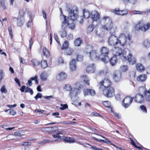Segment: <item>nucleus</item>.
<instances>
[{"instance_id":"c03bdc74","label":"nucleus","mask_w":150,"mask_h":150,"mask_svg":"<svg viewBox=\"0 0 150 150\" xmlns=\"http://www.w3.org/2000/svg\"><path fill=\"white\" fill-rule=\"evenodd\" d=\"M12 26L11 25L9 26L8 28V32L9 33V35L11 36V39L12 38V37L13 36V35H12Z\"/></svg>"},{"instance_id":"a211bd4d","label":"nucleus","mask_w":150,"mask_h":150,"mask_svg":"<svg viewBox=\"0 0 150 150\" xmlns=\"http://www.w3.org/2000/svg\"><path fill=\"white\" fill-rule=\"evenodd\" d=\"M76 61L75 59H72L69 63V68L70 70L72 71L76 70Z\"/></svg>"},{"instance_id":"6ab92c4d","label":"nucleus","mask_w":150,"mask_h":150,"mask_svg":"<svg viewBox=\"0 0 150 150\" xmlns=\"http://www.w3.org/2000/svg\"><path fill=\"white\" fill-rule=\"evenodd\" d=\"M63 16L64 18V21L62 24L61 29L66 30L68 26V22L67 23L66 16Z\"/></svg>"},{"instance_id":"cd10ccee","label":"nucleus","mask_w":150,"mask_h":150,"mask_svg":"<svg viewBox=\"0 0 150 150\" xmlns=\"http://www.w3.org/2000/svg\"><path fill=\"white\" fill-rule=\"evenodd\" d=\"M110 61L111 65L114 66L117 62L116 57L115 56H113L110 59Z\"/></svg>"},{"instance_id":"ea45409f","label":"nucleus","mask_w":150,"mask_h":150,"mask_svg":"<svg viewBox=\"0 0 150 150\" xmlns=\"http://www.w3.org/2000/svg\"><path fill=\"white\" fill-rule=\"evenodd\" d=\"M64 89L67 91H70L73 88L69 84H66L64 88Z\"/></svg>"},{"instance_id":"f03ea898","label":"nucleus","mask_w":150,"mask_h":150,"mask_svg":"<svg viewBox=\"0 0 150 150\" xmlns=\"http://www.w3.org/2000/svg\"><path fill=\"white\" fill-rule=\"evenodd\" d=\"M102 21L105 23V24L102 25L103 28L104 30L109 31L110 35H115L114 34L117 29V26L113 24L111 18L109 16H104Z\"/></svg>"},{"instance_id":"e433bc0d","label":"nucleus","mask_w":150,"mask_h":150,"mask_svg":"<svg viewBox=\"0 0 150 150\" xmlns=\"http://www.w3.org/2000/svg\"><path fill=\"white\" fill-rule=\"evenodd\" d=\"M69 42L67 41H65L63 43L62 49V50H64L69 48Z\"/></svg>"},{"instance_id":"b1692460","label":"nucleus","mask_w":150,"mask_h":150,"mask_svg":"<svg viewBox=\"0 0 150 150\" xmlns=\"http://www.w3.org/2000/svg\"><path fill=\"white\" fill-rule=\"evenodd\" d=\"M147 78L146 76V75L142 74L139 75L137 77V80L140 82L145 81Z\"/></svg>"},{"instance_id":"a19ab883","label":"nucleus","mask_w":150,"mask_h":150,"mask_svg":"<svg viewBox=\"0 0 150 150\" xmlns=\"http://www.w3.org/2000/svg\"><path fill=\"white\" fill-rule=\"evenodd\" d=\"M25 93H30V94L33 95V90L30 88L26 87L25 89Z\"/></svg>"},{"instance_id":"5701e85b","label":"nucleus","mask_w":150,"mask_h":150,"mask_svg":"<svg viewBox=\"0 0 150 150\" xmlns=\"http://www.w3.org/2000/svg\"><path fill=\"white\" fill-rule=\"evenodd\" d=\"M137 70L139 72H142L145 69L144 66L140 63H137L136 65Z\"/></svg>"},{"instance_id":"c85d7f7f","label":"nucleus","mask_w":150,"mask_h":150,"mask_svg":"<svg viewBox=\"0 0 150 150\" xmlns=\"http://www.w3.org/2000/svg\"><path fill=\"white\" fill-rule=\"evenodd\" d=\"M47 78V74L45 72H42L40 75V78L42 81H45Z\"/></svg>"},{"instance_id":"5fc2aeb1","label":"nucleus","mask_w":150,"mask_h":150,"mask_svg":"<svg viewBox=\"0 0 150 150\" xmlns=\"http://www.w3.org/2000/svg\"><path fill=\"white\" fill-rule=\"evenodd\" d=\"M93 29V28L92 25H89L87 28V31L88 33H90L92 32Z\"/></svg>"},{"instance_id":"ddd939ff","label":"nucleus","mask_w":150,"mask_h":150,"mask_svg":"<svg viewBox=\"0 0 150 150\" xmlns=\"http://www.w3.org/2000/svg\"><path fill=\"white\" fill-rule=\"evenodd\" d=\"M80 93L79 91H77L74 88L72 89L69 92V96L71 100L74 101L76 99V96Z\"/></svg>"},{"instance_id":"0eeeda50","label":"nucleus","mask_w":150,"mask_h":150,"mask_svg":"<svg viewBox=\"0 0 150 150\" xmlns=\"http://www.w3.org/2000/svg\"><path fill=\"white\" fill-rule=\"evenodd\" d=\"M109 53V49L105 47H102L100 50V53L101 55L104 57L101 58V60L105 63H107L109 61L108 56Z\"/></svg>"},{"instance_id":"c756f323","label":"nucleus","mask_w":150,"mask_h":150,"mask_svg":"<svg viewBox=\"0 0 150 150\" xmlns=\"http://www.w3.org/2000/svg\"><path fill=\"white\" fill-rule=\"evenodd\" d=\"M59 33L61 37L64 38L66 37L67 35V33L66 30L61 29Z\"/></svg>"},{"instance_id":"20e7f679","label":"nucleus","mask_w":150,"mask_h":150,"mask_svg":"<svg viewBox=\"0 0 150 150\" xmlns=\"http://www.w3.org/2000/svg\"><path fill=\"white\" fill-rule=\"evenodd\" d=\"M86 53L91 59L93 61H96L99 59V54L96 50H93L92 45H88L86 46Z\"/></svg>"},{"instance_id":"7ed1b4c3","label":"nucleus","mask_w":150,"mask_h":150,"mask_svg":"<svg viewBox=\"0 0 150 150\" xmlns=\"http://www.w3.org/2000/svg\"><path fill=\"white\" fill-rule=\"evenodd\" d=\"M131 38L132 36L129 34L126 36L122 33L117 37L118 44L120 46L123 47L126 45L127 42L129 41L128 44L130 45L132 42Z\"/></svg>"},{"instance_id":"4c0bfd02","label":"nucleus","mask_w":150,"mask_h":150,"mask_svg":"<svg viewBox=\"0 0 150 150\" xmlns=\"http://www.w3.org/2000/svg\"><path fill=\"white\" fill-rule=\"evenodd\" d=\"M32 64L34 66H38L40 64V62L35 59H33L31 61Z\"/></svg>"},{"instance_id":"3c124183","label":"nucleus","mask_w":150,"mask_h":150,"mask_svg":"<svg viewBox=\"0 0 150 150\" xmlns=\"http://www.w3.org/2000/svg\"><path fill=\"white\" fill-rule=\"evenodd\" d=\"M67 143H74L76 141V140L73 138H71L70 137H68V138Z\"/></svg>"},{"instance_id":"4468645a","label":"nucleus","mask_w":150,"mask_h":150,"mask_svg":"<svg viewBox=\"0 0 150 150\" xmlns=\"http://www.w3.org/2000/svg\"><path fill=\"white\" fill-rule=\"evenodd\" d=\"M127 59L129 62V64L131 65H133L135 64L136 62V60L131 54L129 53L127 56Z\"/></svg>"},{"instance_id":"9b49d317","label":"nucleus","mask_w":150,"mask_h":150,"mask_svg":"<svg viewBox=\"0 0 150 150\" xmlns=\"http://www.w3.org/2000/svg\"><path fill=\"white\" fill-rule=\"evenodd\" d=\"M112 78L116 82L119 81L122 78L121 73L117 70L114 71L112 74Z\"/></svg>"},{"instance_id":"f257e3e1","label":"nucleus","mask_w":150,"mask_h":150,"mask_svg":"<svg viewBox=\"0 0 150 150\" xmlns=\"http://www.w3.org/2000/svg\"><path fill=\"white\" fill-rule=\"evenodd\" d=\"M68 11L69 12V19L68 21V26L69 28L73 29L75 27V24L74 21L76 20L80 21L81 23H83V17L82 16L78 17V12L77 8H75L73 10L69 8Z\"/></svg>"},{"instance_id":"774afa93","label":"nucleus","mask_w":150,"mask_h":150,"mask_svg":"<svg viewBox=\"0 0 150 150\" xmlns=\"http://www.w3.org/2000/svg\"><path fill=\"white\" fill-rule=\"evenodd\" d=\"M122 12V15H124L127 14L128 13V11L127 10L121 11Z\"/></svg>"},{"instance_id":"8fccbe9b","label":"nucleus","mask_w":150,"mask_h":150,"mask_svg":"<svg viewBox=\"0 0 150 150\" xmlns=\"http://www.w3.org/2000/svg\"><path fill=\"white\" fill-rule=\"evenodd\" d=\"M90 89H86L83 90V93L84 95L85 96L88 95L90 94Z\"/></svg>"},{"instance_id":"58836bf2","label":"nucleus","mask_w":150,"mask_h":150,"mask_svg":"<svg viewBox=\"0 0 150 150\" xmlns=\"http://www.w3.org/2000/svg\"><path fill=\"white\" fill-rule=\"evenodd\" d=\"M41 65L43 68L44 69L47 67V61L45 60L42 61L41 62Z\"/></svg>"},{"instance_id":"423d86ee","label":"nucleus","mask_w":150,"mask_h":150,"mask_svg":"<svg viewBox=\"0 0 150 150\" xmlns=\"http://www.w3.org/2000/svg\"><path fill=\"white\" fill-rule=\"evenodd\" d=\"M150 28V23H148L145 25L142 21H139L135 26V29L137 31L141 30L143 32H145Z\"/></svg>"},{"instance_id":"dca6fc26","label":"nucleus","mask_w":150,"mask_h":150,"mask_svg":"<svg viewBox=\"0 0 150 150\" xmlns=\"http://www.w3.org/2000/svg\"><path fill=\"white\" fill-rule=\"evenodd\" d=\"M144 99V97L141 94H137L135 96L134 98L135 100L139 103H142Z\"/></svg>"},{"instance_id":"2f4dec72","label":"nucleus","mask_w":150,"mask_h":150,"mask_svg":"<svg viewBox=\"0 0 150 150\" xmlns=\"http://www.w3.org/2000/svg\"><path fill=\"white\" fill-rule=\"evenodd\" d=\"M143 45L145 47H150V41L148 40H146L144 41Z\"/></svg>"},{"instance_id":"a878e982","label":"nucleus","mask_w":150,"mask_h":150,"mask_svg":"<svg viewBox=\"0 0 150 150\" xmlns=\"http://www.w3.org/2000/svg\"><path fill=\"white\" fill-rule=\"evenodd\" d=\"M81 79L88 85H90L89 80L88 77L85 75H82L81 76Z\"/></svg>"},{"instance_id":"13d9d810","label":"nucleus","mask_w":150,"mask_h":150,"mask_svg":"<svg viewBox=\"0 0 150 150\" xmlns=\"http://www.w3.org/2000/svg\"><path fill=\"white\" fill-rule=\"evenodd\" d=\"M54 38L55 40L58 42V43L60 45H61L60 42L59 41V39L57 35H55V34H54Z\"/></svg>"},{"instance_id":"412c9836","label":"nucleus","mask_w":150,"mask_h":150,"mask_svg":"<svg viewBox=\"0 0 150 150\" xmlns=\"http://www.w3.org/2000/svg\"><path fill=\"white\" fill-rule=\"evenodd\" d=\"M150 12V9L149 10L144 11H134L132 13V14H140L144 15L146 14L149 13Z\"/></svg>"},{"instance_id":"338daca9","label":"nucleus","mask_w":150,"mask_h":150,"mask_svg":"<svg viewBox=\"0 0 150 150\" xmlns=\"http://www.w3.org/2000/svg\"><path fill=\"white\" fill-rule=\"evenodd\" d=\"M76 59L78 61H81L82 60L83 57L81 55H78L77 56Z\"/></svg>"},{"instance_id":"09e8293b","label":"nucleus","mask_w":150,"mask_h":150,"mask_svg":"<svg viewBox=\"0 0 150 150\" xmlns=\"http://www.w3.org/2000/svg\"><path fill=\"white\" fill-rule=\"evenodd\" d=\"M103 104L105 107H110V103L108 101L103 102Z\"/></svg>"},{"instance_id":"f3484780","label":"nucleus","mask_w":150,"mask_h":150,"mask_svg":"<svg viewBox=\"0 0 150 150\" xmlns=\"http://www.w3.org/2000/svg\"><path fill=\"white\" fill-rule=\"evenodd\" d=\"M91 18L93 21H97L100 19V15L96 11H94L91 13Z\"/></svg>"},{"instance_id":"393cba45","label":"nucleus","mask_w":150,"mask_h":150,"mask_svg":"<svg viewBox=\"0 0 150 150\" xmlns=\"http://www.w3.org/2000/svg\"><path fill=\"white\" fill-rule=\"evenodd\" d=\"M47 131L50 132H57L58 130V128L57 127H47Z\"/></svg>"},{"instance_id":"c9c22d12","label":"nucleus","mask_w":150,"mask_h":150,"mask_svg":"<svg viewBox=\"0 0 150 150\" xmlns=\"http://www.w3.org/2000/svg\"><path fill=\"white\" fill-rule=\"evenodd\" d=\"M43 54L46 57H48L50 55V52L45 47H44L43 49Z\"/></svg>"},{"instance_id":"f8f14e48","label":"nucleus","mask_w":150,"mask_h":150,"mask_svg":"<svg viewBox=\"0 0 150 150\" xmlns=\"http://www.w3.org/2000/svg\"><path fill=\"white\" fill-rule=\"evenodd\" d=\"M134 97H127L125 98L123 101V105L125 108L128 107L132 103L133 99Z\"/></svg>"},{"instance_id":"6e6552de","label":"nucleus","mask_w":150,"mask_h":150,"mask_svg":"<svg viewBox=\"0 0 150 150\" xmlns=\"http://www.w3.org/2000/svg\"><path fill=\"white\" fill-rule=\"evenodd\" d=\"M103 94L106 97L111 98L114 96L115 89L112 87H108L102 90Z\"/></svg>"},{"instance_id":"603ef678","label":"nucleus","mask_w":150,"mask_h":150,"mask_svg":"<svg viewBox=\"0 0 150 150\" xmlns=\"http://www.w3.org/2000/svg\"><path fill=\"white\" fill-rule=\"evenodd\" d=\"M60 105L61 106V107L60 108V109L61 110H64L68 107V105L67 104H61Z\"/></svg>"},{"instance_id":"69168bd1","label":"nucleus","mask_w":150,"mask_h":150,"mask_svg":"<svg viewBox=\"0 0 150 150\" xmlns=\"http://www.w3.org/2000/svg\"><path fill=\"white\" fill-rule=\"evenodd\" d=\"M73 36L72 34H69L67 37V39L70 40L73 39Z\"/></svg>"},{"instance_id":"de8ad7c7","label":"nucleus","mask_w":150,"mask_h":150,"mask_svg":"<svg viewBox=\"0 0 150 150\" xmlns=\"http://www.w3.org/2000/svg\"><path fill=\"white\" fill-rule=\"evenodd\" d=\"M5 74L3 70H0V81H1L4 77Z\"/></svg>"},{"instance_id":"6e6d98bb","label":"nucleus","mask_w":150,"mask_h":150,"mask_svg":"<svg viewBox=\"0 0 150 150\" xmlns=\"http://www.w3.org/2000/svg\"><path fill=\"white\" fill-rule=\"evenodd\" d=\"M38 78V76H37V75H35L34 77H31L30 78V79L32 80H35V83L36 84H38V81L37 80Z\"/></svg>"},{"instance_id":"bf43d9fd","label":"nucleus","mask_w":150,"mask_h":150,"mask_svg":"<svg viewBox=\"0 0 150 150\" xmlns=\"http://www.w3.org/2000/svg\"><path fill=\"white\" fill-rule=\"evenodd\" d=\"M68 137H65L62 136V137L61 138V139H62L63 140V141L65 143H67V142L68 141V140L69 139H68Z\"/></svg>"},{"instance_id":"f704fd0d","label":"nucleus","mask_w":150,"mask_h":150,"mask_svg":"<svg viewBox=\"0 0 150 150\" xmlns=\"http://www.w3.org/2000/svg\"><path fill=\"white\" fill-rule=\"evenodd\" d=\"M65 50V54L67 55H70L73 52L72 50L69 47Z\"/></svg>"},{"instance_id":"e2e57ef3","label":"nucleus","mask_w":150,"mask_h":150,"mask_svg":"<svg viewBox=\"0 0 150 150\" xmlns=\"http://www.w3.org/2000/svg\"><path fill=\"white\" fill-rule=\"evenodd\" d=\"M61 134L62 133H57V134L53 135L52 136L54 138H58L59 139H61V138L62 137L60 136L59 135Z\"/></svg>"},{"instance_id":"49530a36","label":"nucleus","mask_w":150,"mask_h":150,"mask_svg":"<svg viewBox=\"0 0 150 150\" xmlns=\"http://www.w3.org/2000/svg\"><path fill=\"white\" fill-rule=\"evenodd\" d=\"M0 91L1 93H6L7 92V90L5 85H3L1 87L0 89Z\"/></svg>"},{"instance_id":"72a5a7b5","label":"nucleus","mask_w":150,"mask_h":150,"mask_svg":"<svg viewBox=\"0 0 150 150\" xmlns=\"http://www.w3.org/2000/svg\"><path fill=\"white\" fill-rule=\"evenodd\" d=\"M83 14L84 17L86 19L89 18L91 15L90 12L88 11L85 10L83 11Z\"/></svg>"},{"instance_id":"4be33fe9","label":"nucleus","mask_w":150,"mask_h":150,"mask_svg":"<svg viewBox=\"0 0 150 150\" xmlns=\"http://www.w3.org/2000/svg\"><path fill=\"white\" fill-rule=\"evenodd\" d=\"M83 86L80 82L76 83L74 87V88L77 91H79V93L81 92V90Z\"/></svg>"},{"instance_id":"bb28decb","label":"nucleus","mask_w":150,"mask_h":150,"mask_svg":"<svg viewBox=\"0 0 150 150\" xmlns=\"http://www.w3.org/2000/svg\"><path fill=\"white\" fill-rule=\"evenodd\" d=\"M13 21L15 22L17 21V25L19 26H21L23 24L21 20L16 17L13 18Z\"/></svg>"},{"instance_id":"4d7b16f0","label":"nucleus","mask_w":150,"mask_h":150,"mask_svg":"<svg viewBox=\"0 0 150 150\" xmlns=\"http://www.w3.org/2000/svg\"><path fill=\"white\" fill-rule=\"evenodd\" d=\"M111 111L113 113V114L115 115V116L118 119H120L121 118L120 115L119 113H118L116 112H113L112 110H111Z\"/></svg>"},{"instance_id":"7c9ffc66","label":"nucleus","mask_w":150,"mask_h":150,"mask_svg":"<svg viewBox=\"0 0 150 150\" xmlns=\"http://www.w3.org/2000/svg\"><path fill=\"white\" fill-rule=\"evenodd\" d=\"M82 41L81 38H78L76 39L74 42V43L75 46H79L81 43Z\"/></svg>"},{"instance_id":"79ce46f5","label":"nucleus","mask_w":150,"mask_h":150,"mask_svg":"<svg viewBox=\"0 0 150 150\" xmlns=\"http://www.w3.org/2000/svg\"><path fill=\"white\" fill-rule=\"evenodd\" d=\"M31 145V143L28 142H23L22 144V146H24L25 148V149H26V147L28 146H30Z\"/></svg>"},{"instance_id":"9d476101","label":"nucleus","mask_w":150,"mask_h":150,"mask_svg":"<svg viewBox=\"0 0 150 150\" xmlns=\"http://www.w3.org/2000/svg\"><path fill=\"white\" fill-rule=\"evenodd\" d=\"M117 37L115 35H110L108 38V44L111 46H115L118 45Z\"/></svg>"},{"instance_id":"37998d69","label":"nucleus","mask_w":150,"mask_h":150,"mask_svg":"<svg viewBox=\"0 0 150 150\" xmlns=\"http://www.w3.org/2000/svg\"><path fill=\"white\" fill-rule=\"evenodd\" d=\"M99 136H100V137H101L102 138H104V139H105V140H103V139H101V140H100V141H101V142H104V143H107V144H112L111 143V142L110 141H109V140H108L107 139H106L105 137H103L102 136H101V135H99Z\"/></svg>"},{"instance_id":"680f3d73","label":"nucleus","mask_w":150,"mask_h":150,"mask_svg":"<svg viewBox=\"0 0 150 150\" xmlns=\"http://www.w3.org/2000/svg\"><path fill=\"white\" fill-rule=\"evenodd\" d=\"M90 89V95L91 96H94L96 94V93L94 90L93 89Z\"/></svg>"},{"instance_id":"a18cd8bd","label":"nucleus","mask_w":150,"mask_h":150,"mask_svg":"<svg viewBox=\"0 0 150 150\" xmlns=\"http://www.w3.org/2000/svg\"><path fill=\"white\" fill-rule=\"evenodd\" d=\"M140 109L144 113H147V110L146 108L144 105H141L140 106Z\"/></svg>"},{"instance_id":"473e14b6","label":"nucleus","mask_w":150,"mask_h":150,"mask_svg":"<svg viewBox=\"0 0 150 150\" xmlns=\"http://www.w3.org/2000/svg\"><path fill=\"white\" fill-rule=\"evenodd\" d=\"M120 70L123 72H126L128 70V67L126 65H122L120 67Z\"/></svg>"},{"instance_id":"2eb2a0df","label":"nucleus","mask_w":150,"mask_h":150,"mask_svg":"<svg viewBox=\"0 0 150 150\" xmlns=\"http://www.w3.org/2000/svg\"><path fill=\"white\" fill-rule=\"evenodd\" d=\"M67 76V74L64 71H62L57 76V79L59 81L64 80Z\"/></svg>"},{"instance_id":"1a4fd4ad","label":"nucleus","mask_w":150,"mask_h":150,"mask_svg":"<svg viewBox=\"0 0 150 150\" xmlns=\"http://www.w3.org/2000/svg\"><path fill=\"white\" fill-rule=\"evenodd\" d=\"M111 83V81L108 79H105L103 81H100L98 85L100 90L102 91L107 87H110Z\"/></svg>"},{"instance_id":"39448f33","label":"nucleus","mask_w":150,"mask_h":150,"mask_svg":"<svg viewBox=\"0 0 150 150\" xmlns=\"http://www.w3.org/2000/svg\"><path fill=\"white\" fill-rule=\"evenodd\" d=\"M112 54L115 56H120V59L124 62L127 59L126 51H122V49L119 47H115L112 50Z\"/></svg>"},{"instance_id":"052dcab7","label":"nucleus","mask_w":150,"mask_h":150,"mask_svg":"<svg viewBox=\"0 0 150 150\" xmlns=\"http://www.w3.org/2000/svg\"><path fill=\"white\" fill-rule=\"evenodd\" d=\"M42 94L40 93H38L37 95L34 97L36 100H37L38 98H41L42 97Z\"/></svg>"},{"instance_id":"864d4df0","label":"nucleus","mask_w":150,"mask_h":150,"mask_svg":"<svg viewBox=\"0 0 150 150\" xmlns=\"http://www.w3.org/2000/svg\"><path fill=\"white\" fill-rule=\"evenodd\" d=\"M114 11L115 14L118 15H122V12L121 11L119 10L118 9H115Z\"/></svg>"},{"instance_id":"aec40b11","label":"nucleus","mask_w":150,"mask_h":150,"mask_svg":"<svg viewBox=\"0 0 150 150\" xmlns=\"http://www.w3.org/2000/svg\"><path fill=\"white\" fill-rule=\"evenodd\" d=\"M95 67L93 64L89 65L86 68V71L89 73H93L95 70Z\"/></svg>"},{"instance_id":"0e129e2a","label":"nucleus","mask_w":150,"mask_h":150,"mask_svg":"<svg viewBox=\"0 0 150 150\" xmlns=\"http://www.w3.org/2000/svg\"><path fill=\"white\" fill-rule=\"evenodd\" d=\"M58 63L59 64H63L64 63V60L62 58L60 57L58 59Z\"/></svg>"}]
</instances>
